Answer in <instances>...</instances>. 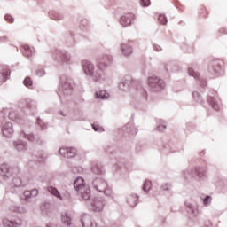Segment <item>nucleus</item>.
<instances>
[{"label": "nucleus", "instance_id": "obj_5", "mask_svg": "<svg viewBox=\"0 0 227 227\" xmlns=\"http://www.w3.org/2000/svg\"><path fill=\"white\" fill-rule=\"evenodd\" d=\"M92 185L98 192H103L106 196H113V192L110 190L106 180L98 177L92 181Z\"/></svg>", "mask_w": 227, "mask_h": 227}, {"label": "nucleus", "instance_id": "obj_49", "mask_svg": "<svg viewBox=\"0 0 227 227\" xmlns=\"http://www.w3.org/2000/svg\"><path fill=\"white\" fill-rule=\"evenodd\" d=\"M37 123L39 126H41L42 129H45L47 127V124L43 123V121L41 119L37 120Z\"/></svg>", "mask_w": 227, "mask_h": 227}, {"label": "nucleus", "instance_id": "obj_54", "mask_svg": "<svg viewBox=\"0 0 227 227\" xmlns=\"http://www.w3.org/2000/svg\"><path fill=\"white\" fill-rule=\"evenodd\" d=\"M200 82L202 83L203 82H201V80H200Z\"/></svg>", "mask_w": 227, "mask_h": 227}, {"label": "nucleus", "instance_id": "obj_6", "mask_svg": "<svg viewBox=\"0 0 227 227\" xmlns=\"http://www.w3.org/2000/svg\"><path fill=\"white\" fill-rule=\"evenodd\" d=\"M72 91H74L72 82H70L69 79L61 80V83L59 86V96L60 100L67 98V97H70V95H72Z\"/></svg>", "mask_w": 227, "mask_h": 227}, {"label": "nucleus", "instance_id": "obj_38", "mask_svg": "<svg viewBox=\"0 0 227 227\" xmlns=\"http://www.w3.org/2000/svg\"><path fill=\"white\" fill-rule=\"evenodd\" d=\"M161 191H171V184L165 183L160 186Z\"/></svg>", "mask_w": 227, "mask_h": 227}, {"label": "nucleus", "instance_id": "obj_52", "mask_svg": "<svg viewBox=\"0 0 227 227\" xmlns=\"http://www.w3.org/2000/svg\"><path fill=\"white\" fill-rule=\"evenodd\" d=\"M59 114H61V116H67V114L63 113V111H60Z\"/></svg>", "mask_w": 227, "mask_h": 227}, {"label": "nucleus", "instance_id": "obj_31", "mask_svg": "<svg viewBox=\"0 0 227 227\" xmlns=\"http://www.w3.org/2000/svg\"><path fill=\"white\" fill-rule=\"evenodd\" d=\"M75 153H77V150L75 148L69 147V151H67V159H73L75 157Z\"/></svg>", "mask_w": 227, "mask_h": 227}, {"label": "nucleus", "instance_id": "obj_28", "mask_svg": "<svg viewBox=\"0 0 227 227\" xmlns=\"http://www.w3.org/2000/svg\"><path fill=\"white\" fill-rule=\"evenodd\" d=\"M151 189H152V181L145 180V183L143 184L144 192H150Z\"/></svg>", "mask_w": 227, "mask_h": 227}, {"label": "nucleus", "instance_id": "obj_24", "mask_svg": "<svg viewBox=\"0 0 227 227\" xmlns=\"http://www.w3.org/2000/svg\"><path fill=\"white\" fill-rule=\"evenodd\" d=\"M41 210H42V212H43L44 214H51V212H52V206H51V203H49V202H44V203L41 206Z\"/></svg>", "mask_w": 227, "mask_h": 227}, {"label": "nucleus", "instance_id": "obj_45", "mask_svg": "<svg viewBox=\"0 0 227 227\" xmlns=\"http://www.w3.org/2000/svg\"><path fill=\"white\" fill-rule=\"evenodd\" d=\"M5 20H7L9 24H13V17H12V15H5Z\"/></svg>", "mask_w": 227, "mask_h": 227}, {"label": "nucleus", "instance_id": "obj_41", "mask_svg": "<svg viewBox=\"0 0 227 227\" xmlns=\"http://www.w3.org/2000/svg\"><path fill=\"white\" fill-rule=\"evenodd\" d=\"M92 129L95 130V132L104 131V129H102V127H100L99 125L92 124Z\"/></svg>", "mask_w": 227, "mask_h": 227}, {"label": "nucleus", "instance_id": "obj_12", "mask_svg": "<svg viewBox=\"0 0 227 227\" xmlns=\"http://www.w3.org/2000/svg\"><path fill=\"white\" fill-rule=\"evenodd\" d=\"M135 15L133 13H126L121 18V26H130L134 20Z\"/></svg>", "mask_w": 227, "mask_h": 227}, {"label": "nucleus", "instance_id": "obj_32", "mask_svg": "<svg viewBox=\"0 0 227 227\" xmlns=\"http://www.w3.org/2000/svg\"><path fill=\"white\" fill-rule=\"evenodd\" d=\"M188 74L191 77H194V79H198L200 77V73L196 72L192 67L188 68Z\"/></svg>", "mask_w": 227, "mask_h": 227}, {"label": "nucleus", "instance_id": "obj_53", "mask_svg": "<svg viewBox=\"0 0 227 227\" xmlns=\"http://www.w3.org/2000/svg\"><path fill=\"white\" fill-rule=\"evenodd\" d=\"M4 113H8V109H5V110H4Z\"/></svg>", "mask_w": 227, "mask_h": 227}, {"label": "nucleus", "instance_id": "obj_25", "mask_svg": "<svg viewBox=\"0 0 227 227\" xmlns=\"http://www.w3.org/2000/svg\"><path fill=\"white\" fill-rule=\"evenodd\" d=\"M195 173L199 176V178H203L207 173V168L202 167H196L195 168Z\"/></svg>", "mask_w": 227, "mask_h": 227}, {"label": "nucleus", "instance_id": "obj_2", "mask_svg": "<svg viewBox=\"0 0 227 227\" xmlns=\"http://www.w3.org/2000/svg\"><path fill=\"white\" fill-rule=\"evenodd\" d=\"M82 67L85 75L91 77L94 82H102L103 81H106V73L98 70L95 71V65H93L91 61L83 60L82 62Z\"/></svg>", "mask_w": 227, "mask_h": 227}, {"label": "nucleus", "instance_id": "obj_22", "mask_svg": "<svg viewBox=\"0 0 227 227\" xmlns=\"http://www.w3.org/2000/svg\"><path fill=\"white\" fill-rule=\"evenodd\" d=\"M9 113V120H12V121H20V115H19V113L15 110H12Z\"/></svg>", "mask_w": 227, "mask_h": 227}, {"label": "nucleus", "instance_id": "obj_18", "mask_svg": "<svg viewBox=\"0 0 227 227\" xmlns=\"http://www.w3.org/2000/svg\"><path fill=\"white\" fill-rule=\"evenodd\" d=\"M48 192H50V193L52 194V196H55L61 201H63V200H65V198L63 196H61V193H59V191H58V189H56L55 187H52V186L49 187Z\"/></svg>", "mask_w": 227, "mask_h": 227}, {"label": "nucleus", "instance_id": "obj_8", "mask_svg": "<svg viewBox=\"0 0 227 227\" xmlns=\"http://www.w3.org/2000/svg\"><path fill=\"white\" fill-rule=\"evenodd\" d=\"M2 224L4 227H20L22 226V219L10 220L8 217L2 219Z\"/></svg>", "mask_w": 227, "mask_h": 227}, {"label": "nucleus", "instance_id": "obj_47", "mask_svg": "<svg viewBox=\"0 0 227 227\" xmlns=\"http://www.w3.org/2000/svg\"><path fill=\"white\" fill-rule=\"evenodd\" d=\"M200 13H201L202 17H208V12H207V9H205V7H202L200 9Z\"/></svg>", "mask_w": 227, "mask_h": 227}, {"label": "nucleus", "instance_id": "obj_1", "mask_svg": "<svg viewBox=\"0 0 227 227\" xmlns=\"http://www.w3.org/2000/svg\"><path fill=\"white\" fill-rule=\"evenodd\" d=\"M18 173L19 168H10L6 163H3L0 166V176L3 181L7 184L5 187L6 192L14 194L15 189H19V187H24V185H26V183H24L20 176L17 175Z\"/></svg>", "mask_w": 227, "mask_h": 227}, {"label": "nucleus", "instance_id": "obj_13", "mask_svg": "<svg viewBox=\"0 0 227 227\" xmlns=\"http://www.w3.org/2000/svg\"><path fill=\"white\" fill-rule=\"evenodd\" d=\"M139 202V196L136 193H130L127 196V203L129 207H134Z\"/></svg>", "mask_w": 227, "mask_h": 227}, {"label": "nucleus", "instance_id": "obj_29", "mask_svg": "<svg viewBox=\"0 0 227 227\" xmlns=\"http://www.w3.org/2000/svg\"><path fill=\"white\" fill-rule=\"evenodd\" d=\"M91 171H92V173H94V175L102 174V168L97 164L92 165Z\"/></svg>", "mask_w": 227, "mask_h": 227}, {"label": "nucleus", "instance_id": "obj_43", "mask_svg": "<svg viewBox=\"0 0 227 227\" xmlns=\"http://www.w3.org/2000/svg\"><path fill=\"white\" fill-rule=\"evenodd\" d=\"M167 127L165 124H161V125H158L156 128V130H158L159 132H164V130H166Z\"/></svg>", "mask_w": 227, "mask_h": 227}, {"label": "nucleus", "instance_id": "obj_51", "mask_svg": "<svg viewBox=\"0 0 227 227\" xmlns=\"http://www.w3.org/2000/svg\"><path fill=\"white\" fill-rule=\"evenodd\" d=\"M201 86H202V87H205V86H207V81H205V80H202V83H201Z\"/></svg>", "mask_w": 227, "mask_h": 227}, {"label": "nucleus", "instance_id": "obj_44", "mask_svg": "<svg viewBox=\"0 0 227 227\" xmlns=\"http://www.w3.org/2000/svg\"><path fill=\"white\" fill-rule=\"evenodd\" d=\"M187 208H189L188 212H192V214H194V206L191 203H185Z\"/></svg>", "mask_w": 227, "mask_h": 227}, {"label": "nucleus", "instance_id": "obj_11", "mask_svg": "<svg viewBox=\"0 0 227 227\" xmlns=\"http://www.w3.org/2000/svg\"><path fill=\"white\" fill-rule=\"evenodd\" d=\"M111 64V60H109V59H99L98 60V72H102L103 74H106V72H104L106 70V68H107V67Z\"/></svg>", "mask_w": 227, "mask_h": 227}, {"label": "nucleus", "instance_id": "obj_42", "mask_svg": "<svg viewBox=\"0 0 227 227\" xmlns=\"http://www.w3.org/2000/svg\"><path fill=\"white\" fill-rule=\"evenodd\" d=\"M35 75H37V77H43L45 75V71L43 69H39L36 71Z\"/></svg>", "mask_w": 227, "mask_h": 227}, {"label": "nucleus", "instance_id": "obj_39", "mask_svg": "<svg viewBox=\"0 0 227 227\" xmlns=\"http://www.w3.org/2000/svg\"><path fill=\"white\" fill-rule=\"evenodd\" d=\"M71 171L77 175V173H81L82 171V168H81V167H72Z\"/></svg>", "mask_w": 227, "mask_h": 227}, {"label": "nucleus", "instance_id": "obj_4", "mask_svg": "<svg viewBox=\"0 0 227 227\" xmlns=\"http://www.w3.org/2000/svg\"><path fill=\"white\" fill-rule=\"evenodd\" d=\"M0 129H2V134L4 137L13 136V124L4 117V112L0 113Z\"/></svg>", "mask_w": 227, "mask_h": 227}, {"label": "nucleus", "instance_id": "obj_30", "mask_svg": "<svg viewBox=\"0 0 227 227\" xmlns=\"http://www.w3.org/2000/svg\"><path fill=\"white\" fill-rule=\"evenodd\" d=\"M192 98L195 102H198L199 104H201V102H203V98H201V95H200V92L198 91L192 92Z\"/></svg>", "mask_w": 227, "mask_h": 227}, {"label": "nucleus", "instance_id": "obj_34", "mask_svg": "<svg viewBox=\"0 0 227 227\" xmlns=\"http://www.w3.org/2000/svg\"><path fill=\"white\" fill-rule=\"evenodd\" d=\"M158 20L160 24H162L163 26H166V24H168V19H166V16L163 14H160L159 16Z\"/></svg>", "mask_w": 227, "mask_h": 227}, {"label": "nucleus", "instance_id": "obj_21", "mask_svg": "<svg viewBox=\"0 0 227 227\" xmlns=\"http://www.w3.org/2000/svg\"><path fill=\"white\" fill-rule=\"evenodd\" d=\"M96 98H98L99 100H107L109 98V94L106 90H99L96 92Z\"/></svg>", "mask_w": 227, "mask_h": 227}, {"label": "nucleus", "instance_id": "obj_19", "mask_svg": "<svg viewBox=\"0 0 227 227\" xmlns=\"http://www.w3.org/2000/svg\"><path fill=\"white\" fill-rule=\"evenodd\" d=\"M61 223L66 226H72V217L68 214L64 213L61 215Z\"/></svg>", "mask_w": 227, "mask_h": 227}, {"label": "nucleus", "instance_id": "obj_37", "mask_svg": "<svg viewBox=\"0 0 227 227\" xmlns=\"http://www.w3.org/2000/svg\"><path fill=\"white\" fill-rule=\"evenodd\" d=\"M25 51V56H27L28 58L33 56V51H31V48L28 46H24Z\"/></svg>", "mask_w": 227, "mask_h": 227}, {"label": "nucleus", "instance_id": "obj_23", "mask_svg": "<svg viewBox=\"0 0 227 227\" xmlns=\"http://www.w3.org/2000/svg\"><path fill=\"white\" fill-rule=\"evenodd\" d=\"M10 70L9 69H4L0 75V82H6L8 79H10Z\"/></svg>", "mask_w": 227, "mask_h": 227}, {"label": "nucleus", "instance_id": "obj_40", "mask_svg": "<svg viewBox=\"0 0 227 227\" xmlns=\"http://www.w3.org/2000/svg\"><path fill=\"white\" fill-rule=\"evenodd\" d=\"M192 170L187 171L184 174V177L185 178V180H189V178H192Z\"/></svg>", "mask_w": 227, "mask_h": 227}, {"label": "nucleus", "instance_id": "obj_20", "mask_svg": "<svg viewBox=\"0 0 227 227\" xmlns=\"http://www.w3.org/2000/svg\"><path fill=\"white\" fill-rule=\"evenodd\" d=\"M119 90H121V91H129V90L130 89V82L129 81H121V82H119L118 85Z\"/></svg>", "mask_w": 227, "mask_h": 227}, {"label": "nucleus", "instance_id": "obj_46", "mask_svg": "<svg viewBox=\"0 0 227 227\" xmlns=\"http://www.w3.org/2000/svg\"><path fill=\"white\" fill-rule=\"evenodd\" d=\"M59 61H62L63 65H68L70 63V59L68 58H64V59H59Z\"/></svg>", "mask_w": 227, "mask_h": 227}, {"label": "nucleus", "instance_id": "obj_36", "mask_svg": "<svg viewBox=\"0 0 227 227\" xmlns=\"http://www.w3.org/2000/svg\"><path fill=\"white\" fill-rule=\"evenodd\" d=\"M203 203L206 207H208L212 203V197L211 196H206L203 200Z\"/></svg>", "mask_w": 227, "mask_h": 227}, {"label": "nucleus", "instance_id": "obj_27", "mask_svg": "<svg viewBox=\"0 0 227 227\" xmlns=\"http://www.w3.org/2000/svg\"><path fill=\"white\" fill-rule=\"evenodd\" d=\"M208 102L213 107V109H215V111H219V109H221V106L217 104V101L213 97H210L208 98Z\"/></svg>", "mask_w": 227, "mask_h": 227}, {"label": "nucleus", "instance_id": "obj_15", "mask_svg": "<svg viewBox=\"0 0 227 227\" xmlns=\"http://www.w3.org/2000/svg\"><path fill=\"white\" fill-rule=\"evenodd\" d=\"M121 130L125 134H131V136H134L135 134H137V129L134 126V124H127L126 126L121 128Z\"/></svg>", "mask_w": 227, "mask_h": 227}, {"label": "nucleus", "instance_id": "obj_17", "mask_svg": "<svg viewBox=\"0 0 227 227\" xmlns=\"http://www.w3.org/2000/svg\"><path fill=\"white\" fill-rule=\"evenodd\" d=\"M36 196H38V191L36 189L24 192L26 201H31V198H36Z\"/></svg>", "mask_w": 227, "mask_h": 227}, {"label": "nucleus", "instance_id": "obj_10", "mask_svg": "<svg viewBox=\"0 0 227 227\" xmlns=\"http://www.w3.org/2000/svg\"><path fill=\"white\" fill-rule=\"evenodd\" d=\"M90 208L92 212H102L104 210V200L98 199L93 200Z\"/></svg>", "mask_w": 227, "mask_h": 227}, {"label": "nucleus", "instance_id": "obj_3", "mask_svg": "<svg viewBox=\"0 0 227 227\" xmlns=\"http://www.w3.org/2000/svg\"><path fill=\"white\" fill-rule=\"evenodd\" d=\"M74 188L78 193L81 201H88L91 198V190L86 185L82 177H77L74 182Z\"/></svg>", "mask_w": 227, "mask_h": 227}, {"label": "nucleus", "instance_id": "obj_16", "mask_svg": "<svg viewBox=\"0 0 227 227\" xmlns=\"http://www.w3.org/2000/svg\"><path fill=\"white\" fill-rule=\"evenodd\" d=\"M81 223L82 227H93L91 216H90L89 215H82Z\"/></svg>", "mask_w": 227, "mask_h": 227}, {"label": "nucleus", "instance_id": "obj_50", "mask_svg": "<svg viewBox=\"0 0 227 227\" xmlns=\"http://www.w3.org/2000/svg\"><path fill=\"white\" fill-rule=\"evenodd\" d=\"M137 90H138V91H140V93H142L143 95H145V94H146V91L145 90V89H142V88H141V85H139V86L137 87Z\"/></svg>", "mask_w": 227, "mask_h": 227}, {"label": "nucleus", "instance_id": "obj_26", "mask_svg": "<svg viewBox=\"0 0 227 227\" xmlns=\"http://www.w3.org/2000/svg\"><path fill=\"white\" fill-rule=\"evenodd\" d=\"M121 51L125 56H129V54H132V47L129 46L127 43L121 44Z\"/></svg>", "mask_w": 227, "mask_h": 227}, {"label": "nucleus", "instance_id": "obj_33", "mask_svg": "<svg viewBox=\"0 0 227 227\" xmlns=\"http://www.w3.org/2000/svg\"><path fill=\"white\" fill-rule=\"evenodd\" d=\"M69 150H70V147H63L59 149V155L67 159V155L68 154Z\"/></svg>", "mask_w": 227, "mask_h": 227}, {"label": "nucleus", "instance_id": "obj_7", "mask_svg": "<svg viewBox=\"0 0 227 227\" xmlns=\"http://www.w3.org/2000/svg\"><path fill=\"white\" fill-rule=\"evenodd\" d=\"M148 86L153 93H159L166 88V82L159 77L153 76L148 78Z\"/></svg>", "mask_w": 227, "mask_h": 227}, {"label": "nucleus", "instance_id": "obj_14", "mask_svg": "<svg viewBox=\"0 0 227 227\" xmlns=\"http://www.w3.org/2000/svg\"><path fill=\"white\" fill-rule=\"evenodd\" d=\"M13 145L18 152H26L27 150V144L22 140L13 142Z\"/></svg>", "mask_w": 227, "mask_h": 227}, {"label": "nucleus", "instance_id": "obj_35", "mask_svg": "<svg viewBox=\"0 0 227 227\" xmlns=\"http://www.w3.org/2000/svg\"><path fill=\"white\" fill-rule=\"evenodd\" d=\"M23 84L27 87V88H29V86H33V81H31V78L30 77H26L24 82H23Z\"/></svg>", "mask_w": 227, "mask_h": 227}, {"label": "nucleus", "instance_id": "obj_48", "mask_svg": "<svg viewBox=\"0 0 227 227\" xmlns=\"http://www.w3.org/2000/svg\"><path fill=\"white\" fill-rule=\"evenodd\" d=\"M141 6H150V0H141Z\"/></svg>", "mask_w": 227, "mask_h": 227}, {"label": "nucleus", "instance_id": "obj_9", "mask_svg": "<svg viewBox=\"0 0 227 227\" xmlns=\"http://www.w3.org/2000/svg\"><path fill=\"white\" fill-rule=\"evenodd\" d=\"M20 137H23L24 139H27L31 143L35 142L36 137H35V135L31 133V127H23L21 132L20 133Z\"/></svg>", "mask_w": 227, "mask_h": 227}]
</instances>
